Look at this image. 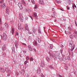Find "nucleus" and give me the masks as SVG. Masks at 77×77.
<instances>
[{
  "instance_id": "f257e3e1",
  "label": "nucleus",
  "mask_w": 77,
  "mask_h": 77,
  "mask_svg": "<svg viewBox=\"0 0 77 77\" xmlns=\"http://www.w3.org/2000/svg\"><path fill=\"white\" fill-rule=\"evenodd\" d=\"M69 47L71 48V49H68V51H69V53H70L71 51H73V50L75 48L74 45L72 41H70L69 43Z\"/></svg>"
},
{
  "instance_id": "f03ea898",
  "label": "nucleus",
  "mask_w": 77,
  "mask_h": 77,
  "mask_svg": "<svg viewBox=\"0 0 77 77\" xmlns=\"http://www.w3.org/2000/svg\"><path fill=\"white\" fill-rule=\"evenodd\" d=\"M48 54H49V56L51 58V57H53V59L54 60H56L57 59V57L56 55H55L53 53H51L50 51L48 52Z\"/></svg>"
},
{
  "instance_id": "7ed1b4c3",
  "label": "nucleus",
  "mask_w": 77,
  "mask_h": 77,
  "mask_svg": "<svg viewBox=\"0 0 77 77\" xmlns=\"http://www.w3.org/2000/svg\"><path fill=\"white\" fill-rule=\"evenodd\" d=\"M1 39L3 41H6L7 39V35L5 33H4L3 34V35H1Z\"/></svg>"
},
{
  "instance_id": "20e7f679",
  "label": "nucleus",
  "mask_w": 77,
  "mask_h": 77,
  "mask_svg": "<svg viewBox=\"0 0 77 77\" xmlns=\"http://www.w3.org/2000/svg\"><path fill=\"white\" fill-rule=\"evenodd\" d=\"M19 20L21 22H23L24 21V19L23 17V15L21 13H20L19 14Z\"/></svg>"
},
{
  "instance_id": "39448f33",
  "label": "nucleus",
  "mask_w": 77,
  "mask_h": 77,
  "mask_svg": "<svg viewBox=\"0 0 77 77\" xmlns=\"http://www.w3.org/2000/svg\"><path fill=\"white\" fill-rule=\"evenodd\" d=\"M14 45H15V47L16 48H18V46L19 45V43H18V42L16 40L14 42Z\"/></svg>"
},
{
  "instance_id": "423d86ee",
  "label": "nucleus",
  "mask_w": 77,
  "mask_h": 77,
  "mask_svg": "<svg viewBox=\"0 0 77 77\" xmlns=\"http://www.w3.org/2000/svg\"><path fill=\"white\" fill-rule=\"evenodd\" d=\"M62 62H63V61H65L66 60H67L66 56L63 54H62Z\"/></svg>"
},
{
  "instance_id": "0eeeda50",
  "label": "nucleus",
  "mask_w": 77,
  "mask_h": 77,
  "mask_svg": "<svg viewBox=\"0 0 77 77\" xmlns=\"http://www.w3.org/2000/svg\"><path fill=\"white\" fill-rule=\"evenodd\" d=\"M55 55L57 56H59L60 55V52L59 51L57 52H54L52 53Z\"/></svg>"
},
{
  "instance_id": "6e6552de",
  "label": "nucleus",
  "mask_w": 77,
  "mask_h": 77,
  "mask_svg": "<svg viewBox=\"0 0 77 77\" xmlns=\"http://www.w3.org/2000/svg\"><path fill=\"white\" fill-rule=\"evenodd\" d=\"M5 71H6L8 73H9V74H11V73H12V70H10L7 68H5Z\"/></svg>"
},
{
  "instance_id": "1a4fd4ad",
  "label": "nucleus",
  "mask_w": 77,
  "mask_h": 77,
  "mask_svg": "<svg viewBox=\"0 0 77 77\" xmlns=\"http://www.w3.org/2000/svg\"><path fill=\"white\" fill-rule=\"evenodd\" d=\"M18 6L20 8V10H22L23 9V5H22V4L21 3H18Z\"/></svg>"
},
{
  "instance_id": "9d476101",
  "label": "nucleus",
  "mask_w": 77,
  "mask_h": 77,
  "mask_svg": "<svg viewBox=\"0 0 77 77\" xmlns=\"http://www.w3.org/2000/svg\"><path fill=\"white\" fill-rule=\"evenodd\" d=\"M6 48V45H4L2 47V51H5L7 49Z\"/></svg>"
},
{
  "instance_id": "9b49d317",
  "label": "nucleus",
  "mask_w": 77,
  "mask_h": 77,
  "mask_svg": "<svg viewBox=\"0 0 77 77\" xmlns=\"http://www.w3.org/2000/svg\"><path fill=\"white\" fill-rule=\"evenodd\" d=\"M41 65L42 68H44V67L45 66V63H44V61H41Z\"/></svg>"
},
{
  "instance_id": "f8f14e48",
  "label": "nucleus",
  "mask_w": 77,
  "mask_h": 77,
  "mask_svg": "<svg viewBox=\"0 0 77 77\" xmlns=\"http://www.w3.org/2000/svg\"><path fill=\"white\" fill-rule=\"evenodd\" d=\"M35 40H36V41H37L39 43H40V42H41V39L39 38V37L38 36H36L35 38Z\"/></svg>"
},
{
  "instance_id": "ddd939ff",
  "label": "nucleus",
  "mask_w": 77,
  "mask_h": 77,
  "mask_svg": "<svg viewBox=\"0 0 77 77\" xmlns=\"http://www.w3.org/2000/svg\"><path fill=\"white\" fill-rule=\"evenodd\" d=\"M73 36L75 38H77V32L75 31H74L73 34Z\"/></svg>"
},
{
  "instance_id": "4468645a",
  "label": "nucleus",
  "mask_w": 77,
  "mask_h": 77,
  "mask_svg": "<svg viewBox=\"0 0 77 77\" xmlns=\"http://www.w3.org/2000/svg\"><path fill=\"white\" fill-rule=\"evenodd\" d=\"M5 12L6 14H9V7H7L6 8Z\"/></svg>"
},
{
  "instance_id": "2eb2a0df",
  "label": "nucleus",
  "mask_w": 77,
  "mask_h": 77,
  "mask_svg": "<svg viewBox=\"0 0 77 77\" xmlns=\"http://www.w3.org/2000/svg\"><path fill=\"white\" fill-rule=\"evenodd\" d=\"M18 29L19 30H21V23H18Z\"/></svg>"
},
{
  "instance_id": "dca6fc26",
  "label": "nucleus",
  "mask_w": 77,
  "mask_h": 77,
  "mask_svg": "<svg viewBox=\"0 0 77 77\" xmlns=\"http://www.w3.org/2000/svg\"><path fill=\"white\" fill-rule=\"evenodd\" d=\"M38 2L39 4H41L42 5H44V2L42 0H39Z\"/></svg>"
},
{
  "instance_id": "f3484780",
  "label": "nucleus",
  "mask_w": 77,
  "mask_h": 77,
  "mask_svg": "<svg viewBox=\"0 0 77 77\" xmlns=\"http://www.w3.org/2000/svg\"><path fill=\"white\" fill-rule=\"evenodd\" d=\"M33 45H36L37 47L38 48L39 47V45H38V46L37 45H38V43H37V42L36 41H34L33 42Z\"/></svg>"
},
{
  "instance_id": "a211bd4d",
  "label": "nucleus",
  "mask_w": 77,
  "mask_h": 77,
  "mask_svg": "<svg viewBox=\"0 0 77 77\" xmlns=\"http://www.w3.org/2000/svg\"><path fill=\"white\" fill-rule=\"evenodd\" d=\"M32 16H33L34 17H35V19L37 20L38 17V16H37V14L36 13H34L33 14Z\"/></svg>"
},
{
  "instance_id": "6ab92c4d",
  "label": "nucleus",
  "mask_w": 77,
  "mask_h": 77,
  "mask_svg": "<svg viewBox=\"0 0 77 77\" xmlns=\"http://www.w3.org/2000/svg\"><path fill=\"white\" fill-rule=\"evenodd\" d=\"M2 9H5L6 8V4L4 3L2 4Z\"/></svg>"
},
{
  "instance_id": "aec40b11",
  "label": "nucleus",
  "mask_w": 77,
  "mask_h": 77,
  "mask_svg": "<svg viewBox=\"0 0 77 77\" xmlns=\"http://www.w3.org/2000/svg\"><path fill=\"white\" fill-rule=\"evenodd\" d=\"M5 27L6 29H8L9 28V24L7 23H5Z\"/></svg>"
},
{
  "instance_id": "412c9836",
  "label": "nucleus",
  "mask_w": 77,
  "mask_h": 77,
  "mask_svg": "<svg viewBox=\"0 0 77 77\" xmlns=\"http://www.w3.org/2000/svg\"><path fill=\"white\" fill-rule=\"evenodd\" d=\"M28 47L29 51H33V49L31 47V46H30V45H28Z\"/></svg>"
},
{
  "instance_id": "4be33fe9",
  "label": "nucleus",
  "mask_w": 77,
  "mask_h": 77,
  "mask_svg": "<svg viewBox=\"0 0 77 77\" xmlns=\"http://www.w3.org/2000/svg\"><path fill=\"white\" fill-rule=\"evenodd\" d=\"M0 71H1V72H5V70L3 68L0 67Z\"/></svg>"
},
{
  "instance_id": "5701e85b",
  "label": "nucleus",
  "mask_w": 77,
  "mask_h": 77,
  "mask_svg": "<svg viewBox=\"0 0 77 77\" xmlns=\"http://www.w3.org/2000/svg\"><path fill=\"white\" fill-rule=\"evenodd\" d=\"M37 72L38 74H40L41 73V69H40V68H38L37 69Z\"/></svg>"
},
{
  "instance_id": "b1692460",
  "label": "nucleus",
  "mask_w": 77,
  "mask_h": 77,
  "mask_svg": "<svg viewBox=\"0 0 77 77\" xmlns=\"http://www.w3.org/2000/svg\"><path fill=\"white\" fill-rule=\"evenodd\" d=\"M65 34H66V35H70L71 34V32L69 31H67V33H66V30H65Z\"/></svg>"
},
{
  "instance_id": "393cba45",
  "label": "nucleus",
  "mask_w": 77,
  "mask_h": 77,
  "mask_svg": "<svg viewBox=\"0 0 77 77\" xmlns=\"http://www.w3.org/2000/svg\"><path fill=\"white\" fill-rule=\"evenodd\" d=\"M32 30L33 33L35 34L36 33V28H35V27H33Z\"/></svg>"
},
{
  "instance_id": "a878e982",
  "label": "nucleus",
  "mask_w": 77,
  "mask_h": 77,
  "mask_svg": "<svg viewBox=\"0 0 77 77\" xmlns=\"http://www.w3.org/2000/svg\"><path fill=\"white\" fill-rule=\"evenodd\" d=\"M25 28L26 30L28 32L29 30V28L28 27V26H27V25H25Z\"/></svg>"
},
{
  "instance_id": "bb28decb",
  "label": "nucleus",
  "mask_w": 77,
  "mask_h": 77,
  "mask_svg": "<svg viewBox=\"0 0 77 77\" xmlns=\"http://www.w3.org/2000/svg\"><path fill=\"white\" fill-rule=\"evenodd\" d=\"M58 59L60 60V62H62V57L60 56L58 57Z\"/></svg>"
},
{
  "instance_id": "cd10ccee",
  "label": "nucleus",
  "mask_w": 77,
  "mask_h": 77,
  "mask_svg": "<svg viewBox=\"0 0 77 77\" xmlns=\"http://www.w3.org/2000/svg\"><path fill=\"white\" fill-rule=\"evenodd\" d=\"M21 2L22 4L23 5H24L25 6H26V3L23 0H22Z\"/></svg>"
},
{
  "instance_id": "c85d7f7f",
  "label": "nucleus",
  "mask_w": 77,
  "mask_h": 77,
  "mask_svg": "<svg viewBox=\"0 0 77 77\" xmlns=\"http://www.w3.org/2000/svg\"><path fill=\"white\" fill-rule=\"evenodd\" d=\"M56 14V13L54 12H53V14H52L51 16L53 18H55V14Z\"/></svg>"
},
{
  "instance_id": "c756f323",
  "label": "nucleus",
  "mask_w": 77,
  "mask_h": 77,
  "mask_svg": "<svg viewBox=\"0 0 77 77\" xmlns=\"http://www.w3.org/2000/svg\"><path fill=\"white\" fill-rule=\"evenodd\" d=\"M46 60H47L48 62H49L50 61V57H46Z\"/></svg>"
},
{
  "instance_id": "7c9ffc66",
  "label": "nucleus",
  "mask_w": 77,
  "mask_h": 77,
  "mask_svg": "<svg viewBox=\"0 0 77 77\" xmlns=\"http://www.w3.org/2000/svg\"><path fill=\"white\" fill-rule=\"evenodd\" d=\"M28 39L29 41H32V37L30 36H29L28 38Z\"/></svg>"
},
{
  "instance_id": "2f4dec72",
  "label": "nucleus",
  "mask_w": 77,
  "mask_h": 77,
  "mask_svg": "<svg viewBox=\"0 0 77 77\" xmlns=\"http://www.w3.org/2000/svg\"><path fill=\"white\" fill-rule=\"evenodd\" d=\"M38 32L39 35H41V29H38Z\"/></svg>"
},
{
  "instance_id": "473e14b6",
  "label": "nucleus",
  "mask_w": 77,
  "mask_h": 77,
  "mask_svg": "<svg viewBox=\"0 0 77 77\" xmlns=\"http://www.w3.org/2000/svg\"><path fill=\"white\" fill-rule=\"evenodd\" d=\"M11 33L12 35L14 33V29L13 28H12L11 29Z\"/></svg>"
},
{
  "instance_id": "72a5a7b5",
  "label": "nucleus",
  "mask_w": 77,
  "mask_h": 77,
  "mask_svg": "<svg viewBox=\"0 0 77 77\" xmlns=\"http://www.w3.org/2000/svg\"><path fill=\"white\" fill-rule=\"evenodd\" d=\"M21 74H24L25 73V72L24 71V70L23 69L21 71Z\"/></svg>"
},
{
  "instance_id": "f704fd0d",
  "label": "nucleus",
  "mask_w": 77,
  "mask_h": 77,
  "mask_svg": "<svg viewBox=\"0 0 77 77\" xmlns=\"http://www.w3.org/2000/svg\"><path fill=\"white\" fill-rule=\"evenodd\" d=\"M55 1L58 4H60V2L58 1V0H55Z\"/></svg>"
},
{
  "instance_id": "c9c22d12",
  "label": "nucleus",
  "mask_w": 77,
  "mask_h": 77,
  "mask_svg": "<svg viewBox=\"0 0 77 77\" xmlns=\"http://www.w3.org/2000/svg\"><path fill=\"white\" fill-rule=\"evenodd\" d=\"M31 2L32 3L33 5H35V2L34 0H31Z\"/></svg>"
},
{
  "instance_id": "e433bc0d",
  "label": "nucleus",
  "mask_w": 77,
  "mask_h": 77,
  "mask_svg": "<svg viewBox=\"0 0 77 77\" xmlns=\"http://www.w3.org/2000/svg\"><path fill=\"white\" fill-rule=\"evenodd\" d=\"M75 54V52H72V57H74V55Z\"/></svg>"
},
{
  "instance_id": "4c0bfd02",
  "label": "nucleus",
  "mask_w": 77,
  "mask_h": 77,
  "mask_svg": "<svg viewBox=\"0 0 77 77\" xmlns=\"http://www.w3.org/2000/svg\"><path fill=\"white\" fill-rule=\"evenodd\" d=\"M34 9H38V6L36 5H35L34 7Z\"/></svg>"
},
{
  "instance_id": "58836bf2",
  "label": "nucleus",
  "mask_w": 77,
  "mask_h": 77,
  "mask_svg": "<svg viewBox=\"0 0 77 77\" xmlns=\"http://www.w3.org/2000/svg\"><path fill=\"white\" fill-rule=\"evenodd\" d=\"M65 69H66V70H68V66L67 65H66L65 66Z\"/></svg>"
},
{
  "instance_id": "ea45409f",
  "label": "nucleus",
  "mask_w": 77,
  "mask_h": 77,
  "mask_svg": "<svg viewBox=\"0 0 77 77\" xmlns=\"http://www.w3.org/2000/svg\"><path fill=\"white\" fill-rule=\"evenodd\" d=\"M4 2V0H1V1H0V3H3V2Z\"/></svg>"
},
{
  "instance_id": "a19ab883",
  "label": "nucleus",
  "mask_w": 77,
  "mask_h": 77,
  "mask_svg": "<svg viewBox=\"0 0 77 77\" xmlns=\"http://www.w3.org/2000/svg\"><path fill=\"white\" fill-rule=\"evenodd\" d=\"M50 47L51 49H53V45H50Z\"/></svg>"
},
{
  "instance_id": "79ce46f5",
  "label": "nucleus",
  "mask_w": 77,
  "mask_h": 77,
  "mask_svg": "<svg viewBox=\"0 0 77 77\" xmlns=\"http://www.w3.org/2000/svg\"><path fill=\"white\" fill-rule=\"evenodd\" d=\"M6 56V53H3V54L2 55V57H5Z\"/></svg>"
},
{
  "instance_id": "37998d69",
  "label": "nucleus",
  "mask_w": 77,
  "mask_h": 77,
  "mask_svg": "<svg viewBox=\"0 0 77 77\" xmlns=\"http://www.w3.org/2000/svg\"><path fill=\"white\" fill-rule=\"evenodd\" d=\"M28 62H28L27 61V60L25 61L24 62V63L25 65H26L27 64V63H28Z\"/></svg>"
},
{
  "instance_id": "c03bdc74",
  "label": "nucleus",
  "mask_w": 77,
  "mask_h": 77,
  "mask_svg": "<svg viewBox=\"0 0 77 77\" xmlns=\"http://www.w3.org/2000/svg\"><path fill=\"white\" fill-rule=\"evenodd\" d=\"M68 28L70 30V31L72 30V29H71V26H69V27H68Z\"/></svg>"
},
{
  "instance_id": "a18cd8bd",
  "label": "nucleus",
  "mask_w": 77,
  "mask_h": 77,
  "mask_svg": "<svg viewBox=\"0 0 77 77\" xmlns=\"http://www.w3.org/2000/svg\"><path fill=\"white\" fill-rule=\"evenodd\" d=\"M30 61H33V58L32 57H31L30 58Z\"/></svg>"
},
{
  "instance_id": "49530a36",
  "label": "nucleus",
  "mask_w": 77,
  "mask_h": 77,
  "mask_svg": "<svg viewBox=\"0 0 77 77\" xmlns=\"http://www.w3.org/2000/svg\"><path fill=\"white\" fill-rule=\"evenodd\" d=\"M26 59L27 60H28L29 59V56H27L26 57Z\"/></svg>"
},
{
  "instance_id": "de8ad7c7",
  "label": "nucleus",
  "mask_w": 77,
  "mask_h": 77,
  "mask_svg": "<svg viewBox=\"0 0 77 77\" xmlns=\"http://www.w3.org/2000/svg\"><path fill=\"white\" fill-rule=\"evenodd\" d=\"M18 33L17 32H16L15 34V36H18Z\"/></svg>"
},
{
  "instance_id": "09e8293b",
  "label": "nucleus",
  "mask_w": 77,
  "mask_h": 77,
  "mask_svg": "<svg viewBox=\"0 0 77 77\" xmlns=\"http://www.w3.org/2000/svg\"><path fill=\"white\" fill-rule=\"evenodd\" d=\"M16 75H17V76H18L19 75V73L18 72H17L16 73Z\"/></svg>"
},
{
  "instance_id": "8fccbe9b",
  "label": "nucleus",
  "mask_w": 77,
  "mask_h": 77,
  "mask_svg": "<svg viewBox=\"0 0 77 77\" xmlns=\"http://www.w3.org/2000/svg\"><path fill=\"white\" fill-rule=\"evenodd\" d=\"M69 37L71 39H73V38H72V35H70Z\"/></svg>"
},
{
  "instance_id": "3c124183",
  "label": "nucleus",
  "mask_w": 77,
  "mask_h": 77,
  "mask_svg": "<svg viewBox=\"0 0 77 77\" xmlns=\"http://www.w3.org/2000/svg\"><path fill=\"white\" fill-rule=\"evenodd\" d=\"M49 68L51 69H53V67L52 66H49Z\"/></svg>"
},
{
  "instance_id": "603ef678",
  "label": "nucleus",
  "mask_w": 77,
  "mask_h": 77,
  "mask_svg": "<svg viewBox=\"0 0 77 77\" xmlns=\"http://www.w3.org/2000/svg\"><path fill=\"white\" fill-rule=\"evenodd\" d=\"M60 52H61V54H62L63 53V50L62 49H60Z\"/></svg>"
},
{
  "instance_id": "864d4df0",
  "label": "nucleus",
  "mask_w": 77,
  "mask_h": 77,
  "mask_svg": "<svg viewBox=\"0 0 77 77\" xmlns=\"http://www.w3.org/2000/svg\"><path fill=\"white\" fill-rule=\"evenodd\" d=\"M11 49L12 51H14L15 50V48L14 47H12L11 48Z\"/></svg>"
},
{
  "instance_id": "5fc2aeb1",
  "label": "nucleus",
  "mask_w": 77,
  "mask_h": 77,
  "mask_svg": "<svg viewBox=\"0 0 77 77\" xmlns=\"http://www.w3.org/2000/svg\"><path fill=\"white\" fill-rule=\"evenodd\" d=\"M11 24H12V25H14V21H11Z\"/></svg>"
},
{
  "instance_id": "6e6d98bb",
  "label": "nucleus",
  "mask_w": 77,
  "mask_h": 77,
  "mask_svg": "<svg viewBox=\"0 0 77 77\" xmlns=\"http://www.w3.org/2000/svg\"><path fill=\"white\" fill-rule=\"evenodd\" d=\"M28 33H29V34H32V32H30V30H29L28 31Z\"/></svg>"
},
{
  "instance_id": "4d7b16f0",
  "label": "nucleus",
  "mask_w": 77,
  "mask_h": 77,
  "mask_svg": "<svg viewBox=\"0 0 77 77\" xmlns=\"http://www.w3.org/2000/svg\"><path fill=\"white\" fill-rule=\"evenodd\" d=\"M63 19L64 21H66V18H65V17H63Z\"/></svg>"
},
{
  "instance_id": "13d9d810",
  "label": "nucleus",
  "mask_w": 77,
  "mask_h": 77,
  "mask_svg": "<svg viewBox=\"0 0 77 77\" xmlns=\"http://www.w3.org/2000/svg\"><path fill=\"white\" fill-rule=\"evenodd\" d=\"M66 8L68 10H69L70 8L69 7H68V6H67Z\"/></svg>"
},
{
  "instance_id": "bf43d9fd",
  "label": "nucleus",
  "mask_w": 77,
  "mask_h": 77,
  "mask_svg": "<svg viewBox=\"0 0 77 77\" xmlns=\"http://www.w3.org/2000/svg\"><path fill=\"white\" fill-rule=\"evenodd\" d=\"M52 11H55V9H54V8H52Z\"/></svg>"
},
{
  "instance_id": "052dcab7",
  "label": "nucleus",
  "mask_w": 77,
  "mask_h": 77,
  "mask_svg": "<svg viewBox=\"0 0 77 77\" xmlns=\"http://www.w3.org/2000/svg\"><path fill=\"white\" fill-rule=\"evenodd\" d=\"M22 45H24V46H26V44L22 43Z\"/></svg>"
},
{
  "instance_id": "680f3d73",
  "label": "nucleus",
  "mask_w": 77,
  "mask_h": 77,
  "mask_svg": "<svg viewBox=\"0 0 77 77\" xmlns=\"http://www.w3.org/2000/svg\"><path fill=\"white\" fill-rule=\"evenodd\" d=\"M41 77H44V75H43V74H42V73L41 74Z\"/></svg>"
},
{
  "instance_id": "e2e57ef3",
  "label": "nucleus",
  "mask_w": 77,
  "mask_h": 77,
  "mask_svg": "<svg viewBox=\"0 0 77 77\" xmlns=\"http://www.w3.org/2000/svg\"><path fill=\"white\" fill-rule=\"evenodd\" d=\"M67 59L69 60H70V57H67Z\"/></svg>"
},
{
  "instance_id": "0e129e2a",
  "label": "nucleus",
  "mask_w": 77,
  "mask_h": 77,
  "mask_svg": "<svg viewBox=\"0 0 77 77\" xmlns=\"http://www.w3.org/2000/svg\"><path fill=\"white\" fill-rule=\"evenodd\" d=\"M12 54H15V50L12 51Z\"/></svg>"
},
{
  "instance_id": "69168bd1",
  "label": "nucleus",
  "mask_w": 77,
  "mask_h": 77,
  "mask_svg": "<svg viewBox=\"0 0 77 77\" xmlns=\"http://www.w3.org/2000/svg\"><path fill=\"white\" fill-rule=\"evenodd\" d=\"M74 75H75L76 74V71H75V72H73Z\"/></svg>"
},
{
  "instance_id": "338daca9",
  "label": "nucleus",
  "mask_w": 77,
  "mask_h": 77,
  "mask_svg": "<svg viewBox=\"0 0 77 77\" xmlns=\"http://www.w3.org/2000/svg\"><path fill=\"white\" fill-rule=\"evenodd\" d=\"M23 51L24 53H26V52H27V51H26L25 50H23Z\"/></svg>"
},
{
  "instance_id": "774afa93",
  "label": "nucleus",
  "mask_w": 77,
  "mask_h": 77,
  "mask_svg": "<svg viewBox=\"0 0 77 77\" xmlns=\"http://www.w3.org/2000/svg\"><path fill=\"white\" fill-rule=\"evenodd\" d=\"M68 2L69 4H70V3H71V0H69L68 1Z\"/></svg>"
}]
</instances>
